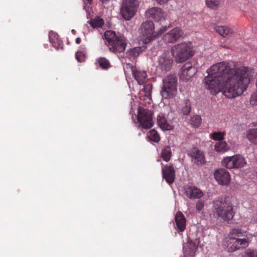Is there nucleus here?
Instances as JSON below:
<instances>
[{"label":"nucleus","instance_id":"1","mask_svg":"<svg viewBox=\"0 0 257 257\" xmlns=\"http://www.w3.org/2000/svg\"><path fill=\"white\" fill-rule=\"evenodd\" d=\"M204 78L207 89L213 93L222 92L228 98L241 95L248 88L256 75V71L247 66L230 68L224 62L211 66L207 71Z\"/></svg>","mask_w":257,"mask_h":257},{"label":"nucleus","instance_id":"2","mask_svg":"<svg viewBox=\"0 0 257 257\" xmlns=\"http://www.w3.org/2000/svg\"><path fill=\"white\" fill-rule=\"evenodd\" d=\"M212 214L215 218L228 222L232 219L234 215L232 203L224 198H219L213 201Z\"/></svg>","mask_w":257,"mask_h":257},{"label":"nucleus","instance_id":"3","mask_svg":"<svg viewBox=\"0 0 257 257\" xmlns=\"http://www.w3.org/2000/svg\"><path fill=\"white\" fill-rule=\"evenodd\" d=\"M252 234L242 231L240 229L234 228L230 232L228 242L232 244L228 245L229 251L233 252L241 248H245L248 245L252 238Z\"/></svg>","mask_w":257,"mask_h":257},{"label":"nucleus","instance_id":"4","mask_svg":"<svg viewBox=\"0 0 257 257\" xmlns=\"http://www.w3.org/2000/svg\"><path fill=\"white\" fill-rule=\"evenodd\" d=\"M104 43L110 51L117 54L123 52L127 43L123 36H117L115 32L107 31L104 34Z\"/></svg>","mask_w":257,"mask_h":257},{"label":"nucleus","instance_id":"5","mask_svg":"<svg viewBox=\"0 0 257 257\" xmlns=\"http://www.w3.org/2000/svg\"><path fill=\"white\" fill-rule=\"evenodd\" d=\"M167 30V26H162L156 32L155 25L151 21H146L143 22L140 27L141 36L144 44H148L153 41L166 32Z\"/></svg>","mask_w":257,"mask_h":257},{"label":"nucleus","instance_id":"6","mask_svg":"<svg viewBox=\"0 0 257 257\" xmlns=\"http://www.w3.org/2000/svg\"><path fill=\"white\" fill-rule=\"evenodd\" d=\"M171 53L176 61L180 63L184 62L193 55L190 44L186 42L172 47Z\"/></svg>","mask_w":257,"mask_h":257},{"label":"nucleus","instance_id":"7","mask_svg":"<svg viewBox=\"0 0 257 257\" xmlns=\"http://www.w3.org/2000/svg\"><path fill=\"white\" fill-rule=\"evenodd\" d=\"M177 80L173 75H168L163 81V86L161 91L162 96L165 99L172 98L177 94Z\"/></svg>","mask_w":257,"mask_h":257},{"label":"nucleus","instance_id":"8","mask_svg":"<svg viewBox=\"0 0 257 257\" xmlns=\"http://www.w3.org/2000/svg\"><path fill=\"white\" fill-rule=\"evenodd\" d=\"M139 2L138 0H122L120 8V14L125 21L131 20L136 15Z\"/></svg>","mask_w":257,"mask_h":257},{"label":"nucleus","instance_id":"9","mask_svg":"<svg viewBox=\"0 0 257 257\" xmlns=\"http://www.w3.org/2000/svg\"><path fill=\"white\" fill-rule=\"evenodd\" d=\"M153 112L151 110L145 109L142 107L138 108L137 118L139 125L138 126L142 130L149 129L153 126Z\"/></svg>","mask_w":257,"mask_h":257},{"label":"nucleus","instance_id":"10","mask_svg":"<svg viewBox=\"0 0 257 257\" xmlns=\"http://www.w3.org/2000/svg\"><path fill=\"white\" fill-rule=\"evenodd\" d=\"M183 34L181 28L175 27L165 34L163 36L162 40L165 44H173L181 38Z\"/></svg>","mask_w":257,"mask_h":257},{"label":"nucleus","instance_id":"11","mask_svg":"<svg viewBox=\"0 0 257 257\" xmlns=\"http://www.w3.org/2000/svg\"><path fill=\"white\" fill-rule=\"evenodd\" d=\"M172 62L170 52L164 51L158 58V68L162 71L167 72L171 68Z\"/></svg>","mask_w":257,"mask_h":257},{"label":"nucleus","instance_id":"12","mask_svg":"<svg viewBox=\"0 0 257 257\" xmlns=\"http://www.w3.org/2000/svg\"><path fill=\"white\" fill-rule=\"evenodd\" d=\"M197 72L195 66L189 62L184 64L179 73L180 79L183 81L189 80Z\"/></svg>","mask_w":257,"mask_h":257},{"label":"nucleus","instance_id":"13","mask_svg":"<svg viewBox=\"0 0 257 257\" xmlns=\"http://www.w3.org/2000/svg\"><path fill=\"white\" fill-rule=\"evenodd\" d=\"M214 177L215 180L222 185H228L230 181L229 173L223 168L216 170L214 173Z\"/></svg>","mask_w":257,"mask_h":257},{"label":"nucleus","instance_id":"14","mask_svg":"<svg viewBox=\"0 0 257 257\" xmlns=\"http://www.w3.org/2000/svg\"><path fill=\"white\" fill-rule=\"evenodd\" d=\"M146 16L156 22L164 21L166 19L165 13L161 8L157 7L148 9L146 12Z\"/></svg>","mask_w":257,"mask_h":257},{"label":"nucleus","instance_id":"15","mask_svg":"<svg viewBox=\"0 0 257 257\" xmlns=\"http://www.w3.org/2000/svg\"><path fill=\"white\" fill-rule=\"evenodd\" d=\"M163 178L169 184H172L175 178V170L172 165H166L162 167Z\"/></svg>","mask_w":257,"mask_h":257},{"label":"nucleus","instance_id":"16","mask_svg":"<svg viewBox=\"0 0 257 257\" xmlns=\"http://www.w3.org/2000/svg\"><path fill=\"white\" fill-rule=\"evenodd\" d=\"M184 190L186 196L190 199H199L203 196V192L195 186H186Z\"/></svg>","mask_w":257,"mask_h":257},{"label":"nucleus","instance_id":"17","mask_svg":"<svg viewBox=\"0 0 257 257\" xmlns=\"http://www.w3.org/2000/svg\"><path fill=\"white\" fill-rule=\"evenodd\" d=\"M126 66L130 68L133 76L135 79L137 80L138 84L140 85L143 84L147 78V74L145 71H141L139 70H136L134 69L132 65L130 64H127Z\"/></svg>","mask_w":257,"mask_h":257},{"label":"nucleus","instance_id":"18","mask_svg":"<svg viewBox=\"0 0 257 257\" xmlns=\"http://www.w3.org/2000/svg\"><path fill=\"white\" fill-rule=\"evenodd\" d=\"M158 125L163 130L169 131L174 128V125L171 120H167L165 116L160 114L157 118Z\"/></svg>","mask_w":257,"mask_h":257},{"label":"nucleus","instance_id":"19","mask_svg":"<svg viewBox=\"0 0 257 257\" xmlns=\"http://www.w3.org/2000/svg\"><path fill=\"white\" fill-rule=\"evenodd\" d=\"M197 249V246L191 240L188 242L183 246V251L185 255L193 256Z\"/></svg>","mask_w":257,"mask_h":257},{"label":"nucleus","instance_id":"20","mask_svg":"<svg viewBox=\"0 0 257 257\" xmlns=\"http://www.w3.org/2000/svg\"><path fill=\"white\" fill-rule=\"evenodd\" d=\"M191 157L198 164H203L205 163L204 155L202 152L194 148L191 152Z\"/></svg>","mask_w":257,"mask_h":257},{"label":"nucleus","instance_id":"21","mask_svg":"<svg viewBox=\"0 0 257 257\" xmlns=\"http://www.w3.org/2000/svg\"><path fill=\"white\" fill-rule=\"evenodd\" d=\"M175 222L176 227L180 231L184 230L186 227V219L181 212H178L175 216Z\"/></svg>","mask_w":257,"mask_h":257},{"label":"nucleus","instance_id":"22","mask_svg":"<svg viewBox=\"0 0 257 257\" xmlns=\"http://www.w3.org/2000/svg\"><path fill=\"white\" fill-rule=\"evenodd\" d=\"M50 42L57 49L62 47V42L56 33L51 31L49 35Z\"/></svg>","mask_w":257,"mask_h":257},{"label":"nucleus","instance_id":"23","mask_svg":"<svg viewBox=\"0 0 257 257\" xmlns=\"http://www.w3.org/2000/svg\"><path fill=\"white\" fill-rule=\"evenodd\" d=\"M235 155L224 157L221 161L222 166L228 169H235Z\"/></svg>","mask_w":257,"mask_h":257},{"label":"nucleus","instance_id":"24","mask_svg":"<svg viewBox=\"0 0 257 257\" xmlns=\"http://www.w3.org/2000/svg\"><path fill=\"white\" fill-rule=\"evenodd\" d=\"M214 29L219 35L223 38L229 36L232 33V30L226 26H217Z\"/></svg>","mask_w":257,"mask_h":257},{"label":"nucleus","instance_id":"25","mask_svg":"<svg viewBox=\"0 0 257 257\" xmlns=\"http://www.w3.org/2000/svg\"><path fill=\"white\" fill-rule=\"evenodd\" d=\"M246 138L250 143L256 145L257 128L249 129L246 132Z\"/></svg>","mask_w":257,"mask_h":257},{"label":"nucleus","instance_id":"26","mask_svg":"<svg viewBox=\"0 0 257 257\" xmlns=\"http://www.w3.org/2000/svg\"><path fill=\"white\" fill-rule=\"evenodd\" d=\"M143 50L141 47H135L129 50L126 52V57L130 60H134L137 58L141 53H142Z\"/></svg>","mask_w":257,"mask_h":257},{"label":"nucleus","instance_id":"27","mask_svg":"<svg viewBox=\"0 0 257 257\" xmlns=\"http://www.w3.org/2000/svg\"><path fill=\"white\" fill-rule=\"evenodd\" d=\"M229 149V146L225 142L223 141L218 142L214 145L215 150L218 153H223L227 152Z\"/></svg>","mask_w":257,"mask_h":257},{"label":"nucleus","instance_id":"28","mask_svg":"<svg viewBox=\"0 0 257 257\" xmlns=\"http://www.w3.org/2000/svg\"><path fill=\"white\" fill-rule=\"evenodd\" d=\"M235 169L244 167L247 164L246 160L241 155H235Z\"/></svg>","mask_w":257,"mask_h":257},{"label":"nucleus","instance_id":"29","mask_svg":"<svg viewBox=\"0 0 257 257\" xmlns=\"http://www.w3.org/2000/svg\"><path fill=\"white\" fill-rule=\"evenodd\" d=\"M191 111V102L189 100H186L182 104L181 112L184 115H188Z\"/></svg>","mask_w":257,"mask_h":257},{"label":"nucleus","instance_id":"30","mask_svg":"<svg viewBox=\"0 0 257 257\" xmlns=\"http://www.w3.org/2000/svg\"><path fill=\"white\" fill-rule=\"evenodd\" d=\"M171 155V148L169 146L165 147L161 152V157L166 162H168L170 160Z\"/></svg>","mask_w":257,"mask_h":257},{"label":"nucleus","instance_id":"31","mask_svg":"<svg viewBox=\"0 0 257 257\" xmlns=\"http://www.w3.org/2000/svg\"><path fill=\"white\" fill-rule=\"evenodd\" d=\"M148 138L151 141L156 143L159 142L160 138L158 132L154 129L150 130L147 134Z\"/></svg>","mask_w":257,"mask_h":257},{"label":"nucleus","instance_id":"32","mask_svg":"<svg viewBox=\"0 0 257 257\" xmlns=\"http://www.w3.org/2000/svg\"><path fill=\"white\" fill-rule=\"evenodd\" d=\"M88 23L93 28L101 27L104 24L102 19L97 17L91 21H88Z\"/></svg>","mask_w":257,"mask_h":257},{"label":"nucleus","instance_id":"33","mask_svg":"<svg viewBox=\"0 0 257 257\" xmlns=\"http://www.w3.org/2000/svg\"><path fill=\"white\" fill-rule=\"evenodd\" d=\"M190 123L194 127H199L201 123V118L199 115L193 116L190 119Z\"/></svg>","mask_w":257,"mask_h":257},{"label":"nucleus","instance_id":"34","mask_svg":"<svg viewBox=\"0 0 257 257\" xmlns=\"http://www.w3.org/2000/svg\"><path fill=\"white\" fill-rule=\"evenodd\" d=\"M98 63L99 66L103 69H108L110 66L109 61L104 57L100 58L98 60Z\"/></svg>","mask_w":257,"mask_h":257},{"label":"nucleus","instance_id":"35","mask_svg":"<svg viewBox=\"0 0 257 257\" xmlns=\"http://www.w3.org/2000/svg\"><path fill=\"white\" fill-rule=\"evenodd\" d=\"M222 0H206V6L211 9H214L217 7L221 3Z\"/></svg>","mask_w":257,"mask_h":257},{"label":"nucleus","instance_id":"36","mask_svg":"<svg viewBox=\"0 0 257 257\" xmlns=\"http://www.w3.org/2000/svg\"><path fill=\"white\" fill-rule=\"evenodd\" d=\"M242 257H257V250L248 248L244 251Z\"/></svg>","mask_w":257,"mask_h":257},{"label":"nucleus","instance_id":"37","mask_svg":"<svg viewBox=\"0 0 257 257\" xmlns=\"http://www.w3.org/2000/svg\"><path fill=\"white\" fill-rule=\"evenodd\" d=\"M224 133L222 132H214L211 134V138L216 141H221L224 138Z\"/></svg>","mask_w":257,"mask_h":257},{"label":"nucleus","instance_id":"38","mask_svg":"<svg viewBox=\"0 0 257 257\" xmlns=\"http://www.w3.org/2000/svg\"><path fill=\"white\" fill-rule=\"evenodd\" d=\"M75 57L79 62H83L85 60V53L83 51H78L75 54Z\"/></svg>","mask_w":257,"mask_h":257},{"label":"nucleus","instance_id":"39","mask_svg":"<svg viewBox=\"0 0 257 257\" xmlns=\"http://www.w3.org/2000/svg\"><path fill=\"white\" fill-rule=\"evenodd\" d=\"M250 102L252 105H257V89L251 95Z\"/></svg>","mask_w":257,"mask_h":257},{"label":"nucleus","instance_id":"40","mask_svg":"<svg viewBox=\"0 0 257 257\" xmlns=\"http://www.w3.org/2000/svg\"><path fill=\"white\" fill-rule=\"evenodd\" d=\"M204 206V202L202 200H199L196 204V209L197 211L202 210Z\"/></svg>","mask_w":257,"mask_h":257},{"label":"nucleus","instance_id":"41","mask_svg":"<svg viewBox=\"0 0 257 257\" xmlns=\"http://www.w3.org/2000/svg\"><path fill=\"white\" fill-rule=\"evenodd\" d=\"M150 88V86L147 85L145 86L142 91V92L145 93V95L148 98L151 96Z\"/></svg>","mask_w":257,"mask_h":257},{"label":"nucleus","instance_id":"42","mask_svg":"<svg viewBox=\"0 0 257 257\" xmlns=\"http://www.w3.org/2000/svg\"><path fill=\"white\" fill-rule=\"evenodd\" d=\"M169 1V0H156L157 2L160 5L165 4Z\"/></svg>","mask_w":257,"mask_h":257},{"label":"nucleus","instance_id":"43","mask_svg":"<svg viewBox=\"0 0 257 257\" xmlns=\"http://www.w3.org/2000/svg\"><path fill=\"white\" fill-rule=\"evenodd\" d=\"M75 41H76V43L78 44L81 42V39L80 38H76Z\"/></svg>","mask_w":257,"mask_h":257},{"label":"nucleus","instance_id":"44","mask_svg":"<svg viewBox=\"0 0 257 257\" xmlns=\"http://www.w3.org/2000/svg\"><path fill=\"white\" fill-rule=\"evenodd\" d=\"M84 3H87V4H90L92 2V0H83Z\"/></svg>","mask_w":257,"mask_h":257},{"label":"nucleus","instance_id":"45","mask_svg":"<svg viewBox=\"0 0 257 257\" xmlns=\"http://www.w3.org/2000/svg\"><path fill=\"white\" fill-rule=\"evenodd\" d=\"M101 1L103 3H105V2H107V1H108V0H101Z\"/></svg>","mask_w":257,"mask_h":257},{"label":"nucleus","instance_id":"46","mask_svg":"<svg viewBox=\"0 0 257 257\" xmlns=\"http://www.w3.org/2000/svg\"><path fill=\"white\" fill-rule=\"evenodd\" d=\"M71 32H72V33H74L75 31V30H72L71 31Z\"/></svg>","mask_w":257,"mask_h":257}]
</instances>
